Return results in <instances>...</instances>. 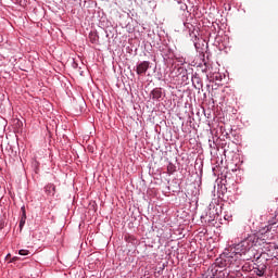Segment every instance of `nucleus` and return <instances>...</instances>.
Instances as JSON below:
<instances>
[{"instance_id":"f257e3e1","label":"nucleus","mask_w":278,"mask_h":278,"mask_svg":"<svg viewBox=\"0 0 278 278\" xmlns=\"http://www.w3.org/2000/svg\"><path fill=\"white\" fill-rule=\"evenodd\" d=\"M254 244H255V235H250L245 239H243L240 243L235 244L233 248H230V250L238 257V255L242 256L248 251H251Z\"/></svg>"},{"instance_id":"f03ea898","label":"nucleus","mask_w":278,"mask_h":278,"mask_svg":"<svg viewBox=\"0 0 278 278\" xmlns=\"http://www.w3.org/2000/svg\"><path fill=\"white\" fill-rule=\"evenodd\" d=\"M236 262H238V256L230 250L228 254H224V256L216 258L215 267L229 268V266H232Z\"/></svg>"},{"instance_id":"7ed1b4c3","label":"nucleus","mask_w":278,"mask_h":278,"mask_svg":"<svg viewBox=\"0 0 278 278\" xmlns=\"http://www.w3.org/2000/svg\"><path fill=\"white\" fill-rule=\"evenodd\" d=\"M211 278H228L229 277V273L227 271V269H223V270H218V268L212 267L211 268Z\"/></svg>"},{"instance_id":"20e7f679","label":"nucleus","mask_w":278,"mask_h":278,"mask_svg":"<svg viewBox=\"0 0 278 278\" xmlns=\"http://www.w3.org/2000/svg\"><path fill=\"white\" fill-rule=\"evenodd\" d=\"M150 64L151 63L149 61H143L137 65V75H144L147 71H149Z\"/></svg>"},{"instance_id":"39448f33","label":"nucleus","mask_w":278,"mask_h":278,"mask_svg":"<svg viewBox=\"0 0 278 278\" xmlns=\"http://www.w3.org/2000/svg\"><path fill=\"white\" fill-rule=\"evenodd\" d=\"M150 97L154 100H159L162 99V88H154L151 93Z\"/></svg>"},{"instance_id":"423d86ee","label":"nucleus","mask_w":278,"mask_h":278,"mask_svg":"<svg viewBox=\"0 0 278 278\" xmlns=\"http://www.w3.org/2000/svg\"><path fill=\"white\" fill-rule=\"evenodd\" d=\"M21 212L22 217L20 220V229H23V227H25V222L27 220V213L25 212V206H22Z\"/></svg>"},{"instance_id":"0eeeda50","label":"nucleus","mask_w":278,"mask_h":278,"mask_svg":"<svg viewBox=\"0 0 278 278\" xmlns=\"http://www.w3.org/2000/svg\"><path fill=\"white\" fill-rule=\"evenodd\" d=\"M46 192H48V194H55V185L46 186Z\"/></svg>"},{"instance_id":"6e6552de","label":"nucleus","mask_w":278,"mask_h":278,"mask_svg":"<svg viewBox=\"0 0 278 278\" xmlns=\"http://www.w3.org/2000/svg\"><path fill=\"white\" fill-rule=\"evenodd\" d=\"M266 270V267L263 268H255L254 273L257 275V277H264V273Z\"/></svg>"},{"instance_id":"1a4fd4ad","label":"nucleus","mask_w":278,"mask_h":278,"mask_svg":"<svg viewBox=\"0 0 278 278\" xmlns=\"http://www.w3.org/2000/svg\"><path fill=\"white\" fill-rule=\"evenodd\" d=\"M18 254L20 255H29V250H20Z\"/></svg>"},{"instance_id":"9d476101","label":"nucleus","mask_w":278,"mask_h":278,"mask_svg":"<svg viewBox=\"0 0 278 278\" xmlns=\"http://www.w3.org/2000/svg\"><path fill=\"white\" fill-rule=\"evenodd\" d=\"M7 257H10V254H8Z\"/></svg>"},{"instance_id":"9b49d317","label":"nucleus","mask_w":278,"mask_h":278,"mask_svg":"<svg viewBox=\"0 0 278 278\" xmlns=\"http://www.w3.org/2000/svg\"><path fill=\"white\" fill-rule=\"evenodd\" d=\"M14 260H16L15 257L13 258V262H14Z\"/></svg>"}]
</instances>
